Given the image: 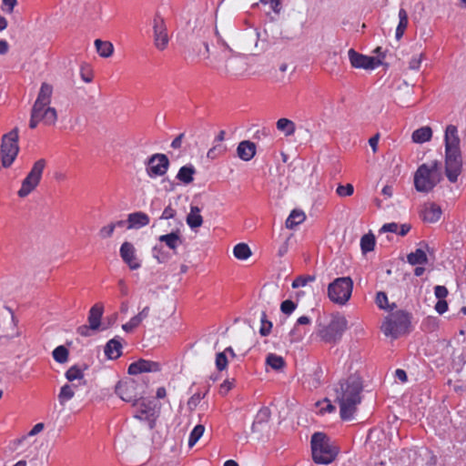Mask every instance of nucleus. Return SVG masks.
Instances as JSON below:
<instances>
[{"instance_id":"1","label":"nucleus","mask_w":466,"mask_h":466,"mask_svg":"<svg viewBox=\"0 0 466 466\" xmlns=\"http://www.w3.org/2000/svg\"><path fill=\"white\" fill-rule=\"evenodd\" d=\"M363 383L357 374L350 375L346 380L339 381L336 390V400L339 404V415L343 420L353 419L357 406L361 402Z\"/></svg>"},{"instance_id":"2","label":"nucleus","mask_w":466,"mask_h":466,"mask_svg":"<svg viewBox=\"0 0 466 466\" xmlns=\"http://www.w3.org/2000/svg\"><path fill=\"white\" fill-rule=\"evenodd\" d=\"M312 459L318 464H329L338 455V449L323 432H315L311 436Z\"/></svg>"},{"instance_id":"3","label":"nucleus","mask_w":466,"mask_h":466,"mask_svg":"<svg viewBox=\"0 0 466 466\" xmlns=\"http://www.w3.org/2000/svg\"><path fill=\"white\" fill-rule=\"evenodd\" d=\"M411 314L397 310L390 314L381 325V330L387 337L397 339L410 331Z\"/></svg>"},{"instance_id":"4","label":"nucleus","mask_w":466,"mask_h":466,"mask_svg":"<svg viewBox=\"0 0 466 466\" xmlns=\"http://www.w3.org/2000/svg\"><path fill=\"white\" fill-rule=\"evenodd\" d=\"M348 329L346 318L339 313L333 314L328 325L319 323L316 333L326 343H338Z\"/></svg>"},{"instance_id":"5","label":"nucleus","mask_w":466,"mask_h":466,"mask_svg":"<svg viewBox=\"0 0 466 466\" xmlns=\"http://www.w3.org/2000/svg\"><path fill=\"white\" fill-rule=\"evenodd\" d=\"M352 289L353 280L350 277L337 278L328 286V297L332 302L344 305L350 299Z\"/></svg>"},{"instance_id":"6","label":"nucleus","mask_w":466,"mask_h":466,"mask_svg":"<svg viewBox=\"0 0 466 466\" xmlns=\"http://www.w3.org/2000/svg\"><path fill=\"white\" fill-rule=\"evenodd\" d=\"M18 152V128L15 127L2 137L1 154L3 167H9L15 161Z\"/></svg>"},{"instance_id":"7","label":"nucleus","mask_w":466,"mask_h":466,"mask_svg":"<svg viewBox=\"0 0 466 466\" xmlns=\"http://www.w3.org/2000/svg\"><path fill=\"white\" fill-rule=\"evenodd\" d=\"M46 161L44 158L37 160L28 175L22 182V187L18 190L20 198L28 196L39 184Z\"/></svg>"},{"instance_id":"8","label":"nucleus","mask_w":466,"mask_h":466,"mask_svg":"<svg viewBox=\"0 0 466 466\" xmlns=\"http://www.w3.org/2000/svg\"><path fill=\"white\" fill-rule=\"evenodd\" d=\"M441 180L428 168V164L420 165L414 174V187L417 191L428 193L431 191Z\"/></svg>"},{"instance_id":"9","label":"nucleus","mask_w":466,"mask_h":466,"mask_svg":"<svg viewBox=\"0 0 466 466\" xmlns=\"http://www.w3.org/2000/svg\"><path fill=\"white\" fill-rule=\"evenodd\" d=\"M147 174L149 177L164 176L169 167V160L167 155L161 153L153 154L146 162Z\"/></svg>"},{"instance_id":"10","label":"nucleus","mask_w":466,"mask_h":466,"mask_svg":"<svg viewBox=\"0 0 466 466\" xmlns=\"http://www.w3.org/2000/svg\"><path fill=\"white\" fill-rule=\"evenodd\" d=\"M462 169L461 151H445V174L450 182L455 183Z\"/></svg>"},{"instance_id":"11","label":"nucleus","mask_w":466,"mask_h":466,"mask_svg":"<svg viewBox=\"0 0 466 466\" xmlns=\"http://www.w3.org/2000/svg\"><path fill=\"white\" fill-rule=\"evenodd\" d=\"M137 382L134 379L127 378L119 381L116 386V393L127 402L134 404L141 398L137 390Z\"/></svg>"},{"instance_id":"12","label":"nucleus","mask_w":466,"mask_h":466,"mask_svg":"<svg viewBox=\"0 0 466 466\" xmlns=\"http://www.w3.org/2000/svg\"><path fill=\"white\" fill-rule=\"evenodd\" d=\"M349 59L353 67L366 70H371L382 65V61L380 58L362 55L352 48L349 50Z\"/></svg>"},{"instance_id":"13","label":"nucleus","mask_w":466,"mask_h":466,"mask_svg":"<svg viewBox=\"0 0 466 466\" xmlns=\"http://www.w3.org/2000/svg\"><path fill=\"white\" fill-rule=\"evenodd\" d=\"M56 120L57 113L56 108L47 107L43 111L38 108L32 107L29 127L32 129L35 128L40 121H43L46 125H55Z\"/></svg>"},{"instance_id":"14","label":"nucleus","mask_w":466,"mask_h":466,"mask_svg":"<svg viewBox=\"0 0 466 466\" xmlns=\"http://www.w3.org/2000/svg\"><path fill=\"white\" fill-rule=\"evenodd\" d=\"M153 30L156 47L164 50L168 44V35L164 19L159 15H157L154 19Z\"/></svg>"},{"instance_id":"15","label":"nucleus","mask_w":466,"mask_h":466,"mask_svg":"<svg viewBox=\"0 0 466 466\" xmlns=\"http://www.w3.org/2000/svg\"><path fill=\"white\" fill-rule=\"evenodd\" d=\"M3 309L8 312L10 319L6 325L0 327V339L10 340L20 336V331L17 329L18 320L9 307L4 306Z\"/></svg>"},{"instance_id":"16","label":"nucleus","mask_w":466,"mask_h":466,"mask_svg":"<svg viewBox=\"0 0 466 466\" xmlns=\"http://www.w3.org/2000/svg\"><path fill=\"white\" fill-rule=\"evenodd\" d=\"M161 370V365L158 362L140 359L137 361L131 363L128 367V374L137 375L143 372H157Z\"/></svg>"},{"instance_id":"17","label":"nucleus","mask_w":466,"mask_h":466,"mask_svg":"<svg viewBox=\"0 0 466 466\" xmlns=\"http://www.w3.org/2000/svg\"><path fill=\"white\" fill-rule=\"evenodd\" d=\"M120 257L123 261L127 264L130 269L135 270L141 267L136 256V248L134 245L128 241H125L120 247Z\"/></svg>"},{"instance_id":"18","label":"nucleus","mask_w":466,"mask_h":466,"mask_svg":"<svg viewBox=\"0 0 466 466\" xmlns=\"http://www.w3.org/2000/svg\"><path fill=\"white\" fill-rule=\"evenodd\" d=\"M53 94L52 85L44 82L39 89L37 98L35 101L33 107L38 108L45 111L47 107H50L51 97Z\"/></svg>"},{"instance_id":"19","label":"nucleus","mask_w":466,"mask_h":466,"mask_svg":"<svg viewBox=\"0 0 466 466\" xmlns=\"http://www.w3.org/2000/svg\"><path fill=\"white\" fill-rule=\"evenodd\" d=\"M445 151H461V139L458 135L457 127L454 125L447 126L444 135Z\"/></svg>"},{"instance_id":"20","label":"nucleus","mask_w":466,"mask_h":466,"mask_svg":"<svg viewBox=\"0 0 466 466\" xmlns=\"http://www.w3.org/2000/svg\"><path fill=\"white\" fill-rule=\"evenodd\" d=\"M158 241L164 243L174 254L177 253V248L183 243V238L179 229H176L168 234L161 235Z\"/></svg>"},{"instance_id":"21","label":"nucleus","mask_w":466,"mask_h":466,"mask_svg":"<svg viewBox=\"0 0 466 466\" xmlns=\"http://www.w3.org/2000/svg\"><path fill=\"white\" fill-rule=\"evenodd\" d=\"M237 155L243 161L251 160L256 155V144L249 140L241 141L238 145Z\"/></svg>"},{"instance_id":"22","label":"nucleus","mask_w":466,"mask_h":466,"mask_svg":"<svg viewBox=\"0 0 466 466\" xmlns=\"http://www.w3.org/2000/svg\"><path fill=\"white\" fill-rule=\"evenodd\" d=\"M149 221H150L149 217L142 211H137L134 213H130L127 216V222L128 224L127 228L128 229H132V228L138 229V228L147 226L149 224Z\"/></svg>"},{"instance_id":"23","label":"nucleus","mask_w":466,"mask_h":466,"mask_svg":"<svg viewBox=\"0 0 466 466\" xmlns=\"http://www.w3.org/2000/svg\"><path fill=\"white\" fill-rule=\"evenodd\" d=\"M441 213L442 211L439 205L435 203H430L425 205L423 210L421 211V218L425 222L435 223L440 219Z\"/></svg>"},{"instance_id":"24","label":"nucleus","mask_w":466,"mask_h":466,"mask_svg":"<svg viewBox=\"0 0 466 466\" xmlns=\"http://www.w3.org/2000/svg\"><path fill=\"white\" fill-rule=\"evenodd\" d=\"M104 312V307L101 303L95 304L89 310L88 323L93 330H97L101 325V318Z\"/></svg>"},{"instance_id":"25","label":"nucleus","mask_w":466,"mask_h":466,"mask_svg":"<svg viewBox=\"0 0 466 466\" xmlns=\"http://www.w3.org/2000/svg\"><path fill=\"white\" fill-rule=\"evenodd\" d=\"M122 344L116 339L107 341L105 346V354L110 360H116L121 356Z\"/></svg>"},{"instance_id":"26","label":"nucleus","mask_w":466,"mask_h":466,"mask_svg":"<svg viewBox=\"0 0 466 466\" xmlns=\"http://www.w3.org/2000/svg\"><path fill=\"white\" fill-rule=\"evenodd\" d=\"M195 174H196V168L194 167L193 165L189 164V165L183 166L179 168V170L177 174V178L179 181H181L182 183L187 185V184H190L194 180L193 176Z\"/></svg>"},{"instance_id":"27","label":"nucleus","mask_w":466,"mask_h":466,"mask_svg":"<svg viewBox=\"0 0 466 466\" xmlns=\"http://www.w3.org/2000/svg\"><path fill=\"white\" fill-rule=\"evenodd\" d=\"M200 211V208L197 206H192L190 208V212L187 216L186 221L192 229L199 228L203 223Z\"/></svg>"},{"instance_id":"28","label":"nucleus","mask_w":466,"mask_h":466,"mask_svg":"<svg viewBox=\"0 0 466 466\" xmlns=\"http://www.w3.org/2000/svg\"><path fill=\"white\" fill-rule=\"evenodd\" d=\"M432 137V130L430 127H422L416 129L412 133V141L415 143H424L431 140Z\"/></svg>"},{"instance_id":"29","label":"nucleus","mask_w":466,"mask_h":466,"mask_svg":"<svg viewBox=\"0 0 466 466\" xmlns=\"http://www.w3.org/2000/svg\"><path fill=\"white\" fill-rule=\"evenodd\" d=\"M306 218V216L303 211L294 209L291 211L289 216L288 217L285 224L288 228H294L296 226L301 224Z\"/></svg>"},{"instance_id":"30","label":"nucleus","mask_w":466,"mask_h":466,"mask_svg":"<svg viewBox=\"0 0 466 466\" xmlns=\"http://www.w3.org/2000/svg\"><path fill=\"white\" fill-rule=\"evenodd\" d=\"M407 261L410 265H423L428 263V257L426 252L421 248H417L414 252L407 256Z\"/></svg>"},{"instance_id":"31","label":"nucleus","mask_w":466,"mask_h":466,"mask_svg":"<svg viewBox=\"0 0 466 466\" xmlns=\"http://www.w3.org/2000/svg\"><path fill=\"white\" fill-rule=\"evenodd\" d=\"M276 127L278 130L284 133L286 137L292 136L295 133L296 126L293 121L288 118H279L277 123Z\"/></svg>"},{"instance_id":"32","label":"nucleus","mask_w":466,"mask_h":466,"mask_svg":"<svg viewBox=\"0 0 466 466\" xmlns=\"http://www.w3.org/2000/svg\"><path fill=\"white\" fill-rule=\"evenodd\" d=\"M95 46H96L97 53L102 57H109L113 55L114 46L110 42L96 39L95 41Z\"/></svg>"},{"instance_id":"33","label":"nucleus","mask_w":466,"mask_h":466,"mask_svg":"<svg viewBox=\"0 0 466 466\" xmlns=\"http://www.w3.org/2000/svg\"><path fill=\"white\" fill-rule=\"evenodd\" d=\"M270 410L268 407L261 408L257 416L256 420L252 424L251 430L253 432L258 431V427L263 423H266L270 418Z\"/></svg>"},{"instance_id":"34","label":"nucleus","mask_w":466,"mask_h":466,"mask_svg":"<svg viewBox=\"0 0 466 466\" xmlns=\"http://www.w3.org/2000/svg\"><path fill=\"white\" fill-rule=\"evenodd\" d=\"M266 364L274 370H281L285 367V360L281 356L269 353L266 358Z\"/></svg>"},{"instance_id":"35","label":"nucleus","mask_w":466,"mask_h":466,"mask_svg":"<svg viewBox=\"0 0 466 466\" xmlns=\"http://www.w3.org/2000/svg\"><path fill=\"white\" fill-rule=\"evenodd\" d=\"M376 244L375 237L372 233L365 234L360 238V248L363 254L374 249Z\"/></svg>"},{"instance_id":"36","label":"nucleus","mask_w":466,"mask_h":466,"mask_svg":"<svg viewBox=\"0 0 466 466\" xmlns=\"http://www.w3.org/2000/svg\"><path fill=\"white\" fill-rule=\"evenodd\" d=\"M399 25L396 28V38L400 39L407 28L408 25V14L405 9L400 8L399 11Z\"/></svg>"},{"instance_id":"37","label":"nucleus","mask_w":466,"mask_h":466,"mask_svg":"<svg viewBox=\"0 0 466 466\" xmlns=\"http://www.w3.org/2000/svg\"><path fill=\"white\" fill-rule=\"evenodd\" d=\"M233 254L238 259H247L251 256L249 247L245 243H238L234 247Z\"/></svg>"},{"instance_id":"38","label":"nucleus","mask_w":466,"mask_h":466,"mask_svg":"<svg viewBox=\"0 0 466 466\" xmlns=\"http://www.w3.org/2000/svg\"><path fill=\"white\" fill-rule=\"evenodd\" d=\"M76 384H71V385L66 384L61 388L60 392L58 394V400L61 404L71 400L74 397V395H75L74 388H76Z\"/></svg>"},{"instance_id":"39","label":"nucleus","mask_w":466,"mask_h":466,"mask_svg":"<svg viewBox=\"0 0 466 466\" xmlns=\"http://www.w3.org/2000/svg\"><path fill=\"white\" fill-rule=\"evenodd\" d=\"M52 355L56 362L66 363L68 360L69 352L65 346L60 345L53 350Z\"/></svg>"},{"instance_id":"40","label":"nucleus","mask_w":466,"mask_h":466,"mask_svg":"<svg viewBox=\"0 0 466 466\" xmlns=\"http://www.w3.org/2000/svg\"><path fill=\"white\" fill-rule=\"evenodd\" d=\"M204 431H205V427L203 425L198 424L197 426H195L189 435L188 446L193 447L198 442V441L201 438Z\"/></svg>"},{"instance_id":"41","label":"nucleus","mask_w":466,"mask_h":466,"mask_svg":"<svg viewBox=\"0 0 466 466\" xmlns=\"http://www.w3.org/2000/svg\"><path fill=\"white\" fill-rule=\"evenodd\" d=\"M65 376L67 379V380L72 382L76 380H82L84 377V373L77 365H74L66 370Z\"/></svg>"},{"instance_id":"42","label":"nucleus","mask_w":466,"mask_h":466,"mask_svg":"<svg viewBox=\"0 0 466 466\" xmlns=\"http://www.w3.org/2000/svg\"><path fill=\"white\" fill-rule=\"evenodd\" d=\"M261 327L259 329V334L263 337L268 336L271 332L272 322L268 320L267 314L265 311H262L260 317Z\"/></svg>"},{"instance_id":"43","label":"nucleus","mask_w":466,"mask_h":466,"mask_svg":"<svg viewBox=\"0 0 466 466\" xmlns=\"http://www.w3.org/2000/svg\"><path fill=\"white\" fill-rule=\"evenodd\" d=\"M315 280V276L308 275V276H299L292 282V288L298 289L299 287L306 286L309 282Z\"/></svg>"},{"instance_id":"44","label":"nucleus","mask_w":466,"mask_h":466,"mask_svg":"<svg viewBox=\"0 0 466 466\" xmlns=\"http://www.w3.org/2000/svg\"><path fill=\"white\" fill-rule=\"evenodd\" d=\"M152 255L159 263H164L169 258V255L163 251L158 246H155L152 248Z\"/></svg>"},{"instance_id":"45","label":"nucleus","mask_w":466,"mask_h":466,"mask_svg":"<svg viewBox=\"0 0 466 466\" xmlns=\"http://www.w3.org/2000/svg\"><path fill=\"white\" fill-rule=\"evenodd\" d=\"M228 358L225 354V351L218 352L216 355V367L219 371H222L228 367Z\"/></svg>"},{"instance_id":"46","label":"nucleus","mask_w":466,"mask_h":466,"mask_svg":"<svg viewBox=\"0 0 466 466\" xmlns=\"http://www.w3.org/2000/svg\"><path fill=\"white\" fill-rule=\"evenodd\" d=\"M297 308V304L290 300L286 299L280 304V310L283 314L290 315Z\"/></svg>"},{"instance_id":"47","label":"nucleus","mask_w":466,"mask_h":466,"mask_svg":"<svg viewBox=\"0 0 466 466\" xmlns=\"http://www.w3.org/2000/svg\"><path fill=\"white\" fill-rule=\"evenodd\" d=\"M226 151V147L222 145H215L213 147H211L207 154V157L208 158L214 159L218 156L223 154Z\"/></svg>"},{"instance_id":"48","label":"nucleus","mask_w":466,"mask_h":466,"mask_svg":"<svg viewBox=\"0 0 466 466\" xmlns=\"http://www.w3.org/2000/svg\"><path fill=\"white\" fill-rule=\"evenodd\" d=\"M337 194L340 197H349L351 196L354 192V187L351 184H347L346 186L339 185L337 187Z\"/></svg>"},{"instance_id":"49","label":"nucleus","mask_w":466,"mask_h":466,"mask_svg":"<svg viewBox=\"0 0 466 466\" xmlns=\"http://www.w3.org/2000/svg\"><path fill=\"white\" fill-rule=\"evenodd\" d=\"M114 230H115V224H108L107 226H105L103 227L100 230H99V236L102 238H108L112 236V234L114 233Z\"/></svg>"},{"instance_id":"50","label":"nucleus","mask_w":466,"mask_h":466,"mask_svg":"<svg viewBox=\"0 0 466 466\" xmlns=\"http://www.w3.org/2000/svg\"><path fill=\"white\" fill-rule=\"evenodd\" d=\"M428 168L437 178L441 179V163L438 160H434L431 165H428Z\"/></svg>"},{"instance_id":"51","label":"nucleus","mask_w":466,"mask_h":466,"mask_svg":"<svg viewBox=\"0 0 466 466\" xmlns=\"http://www.w3.org/2000/svg\"><path fill=\"white\" fill-rule=\"evenodd\" d=\"M205 396H201L199 393H196L193 396H191L187 401V407L190 410H193L196 409V407L200 402L201 399Z\"/></svg>"},{"instance_id":"52","label":"nucleus","mask_w":466,"mask_h":466,"mask_svg":"<svg viewBox=\"0 0 466 466\" xmlns=\"http://www.w3.org/2000/svg\"><path fill=\"white\" fill-rule=\"evenodd\" d=\"M388 302V297L385 292L380 291L376 296V303L379 308L385 309Z\"/></svg>"},{"instance_id":"53","label":"nucleus","mask_w":466,"mask_h":466,"mask_svg":"<svg viewBox=\"0 0 466 466\" xmlns=\"http://www.w3.org/2000/svg\"><path fill=\"white\" fill-rule=\"evenodd\" d=\"M140 324V322L137 320V319L134 316L133 318L130 319V320L122 325V329L126 331V332H131L134 329H136L138 325Z\"/></svg>"},{"instance_id":"54","label":"nucleus","mask_w":466,"mask_h":466,"mask_svg":"<svg viewBox=\"0 0 466 466\" xmlns=\"http://www.w3.org/2000/svg\"><path fill=\"white\" fill-rule=\"evenodd\" d=\"M422 57L423 54H420L419 56L412 57L409 63V68L410 70H418L420 66Z\"/></svg>"},{"instance_id":"55","label":"nucleus","mask_w":466,"mask_h":466,"mask_svg":"<svg viewBox=\"0 0 466 466\" xmlns=\"http://www.w3.org/2000/svg\"><path fill=\"white\" fill-rule=\"evenodd\" d=\"M434 294L437 299H443L448 295V289L444 286L438 285L434 288Z\"/></svg>"},{"instance_id":"56","label":"nucleus","mask_w":466,"mask_h":466,"mask_svg":"<svg viewBox=\"0 0 466 466\" xmlns=\"http://www.w3.org/2000/svg\"><path fill=\"white\" fill-rule=\"evenodd\" d=\"M176 216V210L172 208L170 206L167 207L161 216L159 217V219H169L173 218Z\"/></svg>"},{"instance_id":"57","label":"nucleus","mask_w":466,"mask_h":466,"mask_svg":"<svg viewBox=\"0 0 466 466\" xmlns=\"http://www.w3.org/2000/svg\"><path fill=\"white\" fill-rule=\"evenodd\" d=\"M399 226L397 223H387L382 226L380 228V232H392V233H398Z\"/></svg>"},{"instance_id":"58","label":"nucleus","mask_w":466,"mask_h":466,"mask_svg":"<svg viewBox=\"0 0 466 466\" xmlns=\"http://www.w3.org/2000/svg\"><path fill=\"white\" fill-rule=\"evenodd\" d=\"M435 310L439 314H443L448 310V303L444 299H439L438 302L435 305Z\"/></svg>"},{"instance_id":"59","label":"nucleus","mask_w":466,"mask_h":466,"mask_svg":"<svg viewBox=\"0 0 466 466\" xmlns=\"http://www.w3.org/2000/svg\"><path fill=\"white\" fill-rule=\"evenodd\" d=\"M232 387L233 381L226 380L219 387V393L224 396L232 389Z\"/></svg>"},{"instance_id":"60","label":"nucleus","mask_w":466,"mask_h":466,"mask_svg":"<svg viewBox=\"0 0 466 466\" xmlns=\"http://www.w3.org/2000/svg\"><path fill=\"white\" fill-rule=\"evenodd\" d=\"M77 333L83 337L91 336V331H94L91 328V325H82L77 328Z\"/></svg>"},{"instance_id":"61","label":"nucleus","mask_w":466,"mask_h":466,"mask_svg":"<svg viewBox=\"0 0 466 466\" xmlns=\"http://www.w3.org/2000/svg\"><path fill=\"white\" fill-rule=\"evenodd\" d=\"M185 137L184 133L179 134L171 143V147L174 149H177L181 147L183 138Z\"/></svg>"},{"instance_id":"62","label":"nucleus","mask_w":466,"mask_h":466,"mask_svg":"<svg viewBox=\"0 0 466 466\" xmlns=\"http://www.w3.org/2000/svg\"><path fill=\"white\" fill-rule=\"evenodd\" d=\"M44 423L42 422H39L37 424H35L32 430L27 433V436L31 437V436H35L36 434H38L39 432H41L43 430H44Z\"/></svg>"},{"instance_id":"63","label":"nucleus","mask_w":466,"mask_h":466,"mask_svg":"<svg viewBox=\"0 0 466 466\" xmlns=\"http://www.w3.org/2000/svg\"><path fill=\"white\" fill-rule=\"evenodd\" d=\"M148 314H149V307L147 306L135 317L141 323L145 319H147L148 317Z\"/></svg>"},{"instance_id":"64","label":"nucleus","mask_w":466,"mask_h":466,"mask_svg":"<svg viewBox=\"0 0 466 466\" xmlns=\"http://www.w3.org/2000/svg\"><path fill=\"white\" fill-rule=\"evenodd\" d=\"M289 336L291 337L290 339V341L293 342L295 340H300L302 339V335L299 333V329H297V327H294L290 332H289Z\"/></svg>"}]
</instances>
